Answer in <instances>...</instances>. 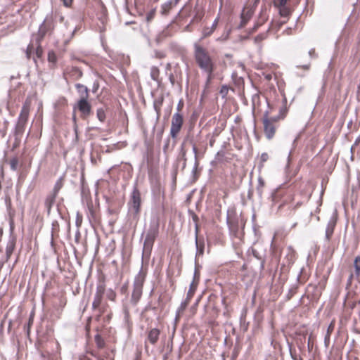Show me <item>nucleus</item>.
I'll use <instances>...</instances> for the list:
<instances>
[{
    "label": "nucleus",
    "mask_w": 360,
    "mask_h": 360,
    "mask_svg": "<svg viewBox=\"0 0 360 360\" xmlns=\"http://www.w3.org/2000/svg\"><path fill=\"white\" fill-rule=\"evenodd\" d=\"M194 57L198 67L207 74V81L210 79L214 70V61L209 51L199 44H194Z\"/></svg>",
    "instance_id": "f257e3e1"
},
{
    "label": "nucleus",
    "mask_w": 360,
    "mask_h": 360,
    "mask_svg": "<svg viewBox=\"0 0 360 360\" xmlns=\"http://www.w3.org/2000/svg\"><path fill=\"white\" fill-rule=\"evenodd\" d=\"M159 231V219L157 216L153 217L151 224L149 230L148 231L146 239L143 244V254L144 255H149L151 252L152 248L158 234Z\"/></svg>",
    "instance_id": "f03ea898"
},
{
    "label": "nucleus",
    "mask_w": 360,
    "mask_h": 360,
    "mask_svg": "<svg viewBox=\"0 0 360 360\" xmlns=\"http://www.w3.org/2000/svg\"><path fill=\"white\" fill-rule=\"evenodd\" d=\"M30 105L31 101L28 98L26 99L19 115L18 122L15 126V135L16 139L20 138L25 131V126L28 120Z\"/></svg>",
    "instance_id": "7ed1b4c3"
},
{
    "label": "nucleus",
    "mask_w": 360,
    "mask_h": 360,
    "mask_svg": "<svg viewBox=\"0 0 360 360\" xmlns=\"http://www.w3.org/2000/svg\"><path fill=\"white\" fill-rule=\"evenodd\" d=\"M146 272L142 269L136 276L134 282V290L131 295V300L136 304L140 300L142 295L143 285L145 281Z\"/></svg>",
    "instance_id": "20e7f679"
},
{
    "label": "nucleus",
    "mask_w": 360,
    "mask_h": 360,
    "mask_svg": "<svg viewBox=\"0 0 360 360\" xmlns=\"http://www.w3.org/2000/svg\"><path fill=\"white\" fill-rule=\"evenodd\" d=\"M252 252L254 260L257 262V265L260 270L263 269L264 264L265 251L262 248V245L258 243H254L252 248Z\"/></svg>",
    "instance_id": "39448f33"
},
{
    "label": "nucleus",
    "mask_w": 360,
    "mask_h": 360,
    "mask_svg": "<svg viewBox=\"0 0 360 360\" xmlns=\"http://www.w3.org/2000/svg\"><path fill=\"white\" fill-rule=\"evenodd\" d=\"M184 123L183 115L179 112H176L172 118V124L170 128V135L174 139L177 136L181 129Z\"/></svg>",
    "instance_id": "423d86ee"
},
{
    "label": "nucleus",
    "mask_w": 360,
    "mask_h": 360,
    "mask_svg": "<svg viewBox=\"0 0 360 360\" xmlns=\"http://www.w3.org/2000/svg\"><path fill=\"white\" fill-rule=\"evenodd\" d=\"M129 205L130 209L134 212V214H139L141 206V194L138 190L134 189L133 191Z\"/></svg>",
    "instance_id": "0eeeda50"
},
{
    "label": "nucleus",
    "mask_w": 360,
    "mask_h": 360,
    "mask_svg": "<svg viewBox=\"0 0 360 360\" xmlns=\"http://www.w3.org/2000/svg\"><path fill=\"white\" fill-rule=\"evenodd\" d=\"M77 106L83 117H87L90 115L91 106L88 101V98L79 99Z\"/></svg>",
    "instance_id": "6e6552de"
},
{
    "label": "nucleus",
    "mask_w": 360,
    "mask_h": 360,
    "mask_svg": "<svg viewBox=\"0 0 360 360\" xmlns=\"http://www.w3.org/2000/svg\"><path fill=\"white\" fill-rule=\"evenodd\" d=\"M105 292V288L103 285H99L96 288V292L94 295L92 307L94 309H98L102 302L103 295Z\"/></svg>",
    "instance_id": "1a4fd4ad"
},
{
    "label": "nucleus",
    "mask_w": 360,
    "mask_h": 360,
    "mask_svg": "<svg viewBox=\"0 0 360 360\" xmlns=\"http://www.w3.org/2000/svg\"><path fill=\"white\" fill-rule=\"evenodd\" d=\"M264 133L268 139H271L275 134V127L274 124L268 120L264 121Z\"/></svg>",
    "instance_id": "9d476101"
},
{
    "label": "nucleus",
    "mask_w": 360,
    "mask_h": 360,
    "mask_svg": "<svg viewBox=\"0 0 360 360\" xmlns=\"http://www.w3.org/2000/svg\"><path fill=\"white\" fill-rule=\"evenodd\" d=\"M75 87L79 93V99L89 98V89L86 86L81 84H77Z\"/></svg>",
    "instance_id": "9b49d317"
},
{
    "label": "nucleus",
    "mask_w": 360,
    "mask_h": 360,
    "mask_svg": "<svg viewBox=\"0 0 360 360\" xmlns=\"http://www.w3.org/2000/svg\"><path fill=\"white\" fill-rule=\"evenodd\" d=\"M335 226V221L334 220L330 219L326 226V234L325 238L327 240H330Z\"/></svg>",
    "instance_id": "f8f14e48"
},
{
    "label": "nucleus",
    "mask_w": 360,
    "mask_h": 360,
    "mask_svg": "<svg viewBox=\"0 0 360 360\" xmlns=\"http://www.w3.org/2000/svg\"><path fill=\"white\" fill-rule=\"evenodd\" d=\"M159 335H160L159 330H158L156 328H153L148 333V340L151 344L154 345L157 342V341L159 338Z\"/></svg>",
    "instance_id": "ddd939ff"
},
{
    "label": "nucleus",
    "mask_w": 360,
    "mask_h": 360,
    "mask_svg": "<svg viewBox=\"0 0 360 360\" xmlns=\"http://www.w3.org/2000/svg\"><path fill=\"white\" fill-rule=\"evenodd\" d=\"M260 103V98L257 94L252 96V112L255 113L256 111L259 110V105Z\"/></svg>",
    "instance_id": "4468645a"
},
{
    "label": "nucleus",
    "mask_w": 360,
    "mask_h": 360,
    "mask_svg": "<svg viewBox=\"0 0 360 360\" xmlns=\"http://www.w3.org/2000/svg\"><path fill=\"white\" fill-rule=\"evenodd\" d=\"M353 266L354 268V276L359 278L360 276V256L355 257Z\"/></svg>",
    "instance_id": "2eb2a0df"
},
{
    "label": "nucleus",
    "mask_w": 360,
    "mask_h": 360,
    "mask_svg": "<svg viewBox=\"0 0 360 360\" xmlns=\"http://www.w3.org/2000/svg\"><path fill=\"white\" fill-rule=\"evenodd\" d=\"M267 32L268 31H265L262 33L259 34L257 36H256L254 38V42L255 44L258 46V48L260 49V42L263 40H264L267 37Z\"/></svg>",
    "instance_id": "dca6fc26"
},
{
    "label": "nucleus",
    "mask_w": 360,
    "mask_h": 360,
    "mask_svg": "<svg viewBox=\"0 0 360 360\" xmlns=\"http://www.w3.org/2000/svg\"><path fill=\"white\" fill-rule=\"evenodd\" d=\"M172 8V1H169L163 4L161 6V13L162 15H167Z\"/></svg>",
    "instance_id": "f3484780"
},
{
    "label": "nucleus",
    "mask_w": 360,
    "mask_h": 360,
    "mask_svg": "<svg viewBox=\"0 0 360 360\" xmlns=\"http://www.w3.org/2000/svg\"><path fill=\"white\" fill-rule=\"evenodd\" d=\"M55 198H56V195H53V194L49 195L46 198V199L45 200V206L47 208L48 212L50 211L51 206H52L53 202L55 201Z\"/></svg>",
    "instance_id": "a211bd4d"
},
{
    "label": "nucleus",
    "mask_w": 360,
    "mask_h": 360,
    "mask_svg": "<svg viewBox=\"0 0 360 360\" xmlns=\"http://www.w3.org/2000/svg\"><path fill=\"white\" fill-rule=\"evenodd\" d=\"M196 288H197V283L195 281H193V282L190 285V288L187 293V300H189L190 299H191V297L194 295Z\"/></svg>",
    "instance_id": "6ab92c4d"
},
{
    "label": "nucleus",
    "mask_w": 360,
    "mask_h": 360,
    "mask_svg": "<svg viewBox=\"0 0 360 360\" xmlns=\"http://www.w3.org/2000/svg\"><path fill=\"white\" fill-rule=\"evenodd\" d=\"M11 169L13 171L17 170L18 167V160L17 158H13L9 160Z\"/></svg>",
    "instance_id": "aec40b11"
},
{
    "label": "nucleus",
    "mask_w": 360,
    "mask_h": 360,
    "mask_svg": "<svg viewBox=\"0 0 360 360\" xmlns=\"http://www.w3.org/2000/svg\"><path fill=\"white\" fill-rule=\"evenodd\" d=\"M13 249H14V243L13 242L9 243L7 245L6 249V254L7 257H9L11 255V254L13 251Z\"/></svg>",
    "instance_id": "412c9836"
},
{
    "label": "nucleus",
    "mask_w": 360,
    "mask_h": 360,
    "mask_svg": "<svg viewBox=\"0 0 360 360\" xmlns=\"http://www.w3.org/2000/svg\"><path fill=\"white\" fill-rule=\"evenodd\" d=\"M62 186H63L62 181L60 179L56 182V184L54 186L53 195H55L56 196L58 192L61 188Z\"/></svg>",
    "instance_id": "4be33fe9"
},
{
    "label": "nucleus",
    "mask_w": 360,
    "mask_h": 360,
    "mask_svg": "<svg viewBox=\"0 0 360 360\" xmlns=\"http://www.w3.org/2000/svg\"><path fill=\"white\" fill-rule=\"evenodd\" d=\"M214 32V28L205 27L202 32V38H205L210 36Z\"/></svg>",
    "instance_id": "5701e85b"
},
{
    "label": "nucleus",
    "mask_w": 360,
    "mask_h": 360,
    "mask_svg": "<svg viewBox=\"0 0 360 360\" xmlns=\"http://www.w3.org/2000/svg\"><path fill=\"white\" fill-rule=\"evenodd\" d=\"M97 117L101 122H103L105 118V114L103 109H98L97 110Z\"/></svg>",
    "instance_id": "b1692460"
},
{
    "label": "nucleus",
    "mask_w": 360,
    "mask_h": 360,
    "mask_svg": "<svg viewBox=\"0 0 360 360\" xmlns=\"http://www.w3.org/2000/svg\"><path fill=\"white\" fill-rule=\"evenodd\" d=\"M48 60L51 63H55L56 61V55L54 52L50 51L48 54Z\"/></svg>",
    "instance_id": "393cba45"
},
{
    "label": "nucleus",
    "mask_w": 360,
    "mask_h": 360,
    "mask_svg": "<svg viewBox=\"0 0 360 360\" xmlns=\"http://www.w3.org/2000/svg\"><path fill=\"white\" fill-rule=\"evenodd\" d=\"M247 15L248 13H245V8L243 9L241 13V25L240 26H244L247 21Z\"/></svg>",
    "instance_id": "a878e982"
},
{
    "label": "nucleus",
    "mask_w": 360,
    "mask_h": 360,
    "mask_svg": "<svg viewBox=\"0 0 360 360\" xmlns=\"http://www.w3.org/2000/svg\"><path fill=\"white\" fill-rule=\"evenodd\" d=\"M107 297L109 300H112V301H114L115 300V297H116V294L114 291L112 290H110L107 293Z\"/></svg>",
    "instance_id": "bb28decb"
},
{
    "label": "nucleus",
    "mask_w": 360,
    "mask_h": 360,
    "mask_svg": "<svg viewBox=\"0 0 360 360\" xmlns=\"http://www.w3.org/2000/svg\"><path fill=\"white\" fill-rule=\"evenodd\" d=\"M287 1L288 0H276L275 3L278 7L283 8L285 6Z\"/></svg>",
    "instance_id": "cd10ccee"
},
{
    "label": "nucleus",
    "mask_w": 360,
    "mask_h": 360,
    "mask_svg": "<svg viewBox=\"0 0 360 360\" xmlns=\"http://www.w3.org/2000/svg\"><path fill=\"white\" fill-rule=\"evenodd\" d=\"M32 50H33V46L32 45H29L27 48V50H26V55H27V57L28 58H30L31 56V53L32 52Z\"/></svg>",
    "instance_id": "c85d7f7f"
},
{
    "label": "nucleus",
    "mask_w": 360,
    "mask_h": 360,
    "mask_svg": "<svg viewBox=\"0 0 360 360\" xmlns=\"http://www.w3.org/2000/svg\"><path fill=\"white\" fill-rule=\"evenodd\" d=\"M266 20V16L263 13V11H262L261 14H260L259 24L260 25L262 24Z\"/></svg>",
    "instance_id": "c756f323"
},
{
    "label": "nucleus",
    "mask_w": 360,
    "mask_h": 360,
    "mask_svg": "<svg viewBox=\"0 0 360 360\" xmlns=\"http://www.w3.org/2000/svg\"><path fill=\"white\" fill-rule=\"evenodd\" d=\"M309 56L311 57V58H316L317 57V55L315 52V49H311L309 51Z\"/></svg>",
    "instance_id": "7c9ffc66"
},
{
    "label": "nucleus",
    "mask_w": 360,
    "mask_h": 360,
    "mask_svg": "<svg viewBox=\"0 0 360 360\" xmlns=\"http://www.w3.org/2000/svg\"><path fill=\"white\" fill-rule=\"evenodd\" d=\"M228 93V88L223 86L220 91V94L224 97Z\"/></svg>",
    "instance_id": "2f4dec72"
},
{
    "label": "nucleus",
    "mask_w": 360,
    "mask_h": 360,
    "mask_svg": "<svg viewBox=\"0 0 360 360\" xmlns=\"http://www.w3.org/2000/svg\"><path fill=\"white\" fill-rule=\"evenodd\" d=\"M195 243H196V247H197V248L198 250L199 254H200V255L202 254V252H203V247H202L200 248H199V242H198V240L197 238H196V240H195Z\"/></svg>",
    "instance_id": "473e14b6"
},
{
    "label": "nucleus",
    "mask_w": 360,
    "mask_h": 360,
    "mask_svg": "<svg viewBox=\"0 0 360 360\" xmlns=\"http://www.w3.org/2000/svg\"><path fill=\"white\" fill-rule=\"evenodd\" d=\"M33 323V317L31 316L29 319L28 325H27V333L29 334L30 328L31 325Z\"/></svg>",
    "instance_id": "72a5a7b5"
},
{
    "label": "nucleus",
    "mask_w": 360,
    "mask_h": 360,
    "mask_svg": "<svg viewBox=\"0 0 360 360\" xmlns=\"http://www.w3.org/2000/svg\"><path fill=\"white\" fill-rule=\"evenodd\" d=\"M253 231L256 237H259L261 233L260 232L256 229L255 225L253 224Z\"/></svg>",
    "instance_id": "f704fd0d"
},
{
    "label": "nucleus",
    "mask_w": 360,
    "mask_h": 360,
    "mask_svg": "<svg viewBox=\"0 0 360 360\" xmlns=\"http://www.w3.org/2000/svg\"><path fill=\"white\" fill-rule=\"evenodd\" d=\"M298 68H302L304 70H308L310 68V64H307L304 65H298L297 66Z\"/></svg>",
    "instance_id": "c9c22d12"
},
{
    "label": "nucleus",
    "mask_w": 360,
    "mask_h": 360,
    "mask_svg": "<svg viewBox=\"0 0 360 360\" xmlns=\"http://www.w3.org/2000/svg\"><path fill=\"white\" fill-rule=\"evenodd\" d=\"M42 54V49H41V47H38L37 49V51H36V55L38 58H39Z\"/></svg>",
    "instance_id": "e433bc0d"
},
{
    "label": "nucleus",
    "mask_w": 360,
    "mask_h": 360,
    "mask_svg": "<svg viewBox=\"0 0 360 360\" xmlns=\"http://www.w3.org/2000/svg\"><path fill=\"white\" fill-rule=\"evenodd\" d=\"M290 354H291L292 358L294 360H300V359H301L300 357L298 355H297L295 353H293L291 351H290Z\"/></svg>",
    "instance_id": "4c0bfd02"
},
{
    "label": "nucleus",
    "mask_w": 360,
    "mask_h": 360,
    "mask_svg": "<svg viewBox=\"0 0 360 360\" xmlns=\"http://www.w3.org/2000/svg\"><path fill=\"white\" fill-rule=\"evenodd\" d=\"M268 158H269V156H268L267 153H262L261 155V160L262 162L266 161Z\"/></svg>",
    "instance_id": "58836bf2"
},
{
    "label": "nucleus",
    "mask_w": 360,
    "mask_h": 360,
    "mask_svg": "<svg viewBox=\"0 0 360 360\" xmlns=\"http://www.w3.org/2000/svg\"><path fill=\"white\" fill-rule=\"evenodd\" d=\"M63 1L65 6H70L72 4V0H63Z\"/></svg>",
    "instance_id": "ea45409f"
},
{
    "label": "nucleus",
    "mask_w": 360,
    "mask_h": 360,
    "mask_svg": "<svg viewBox=\"0 0 360 360\" xmlns=\"http://www.w3.org/2000/svg\"><path fill=\"white\" fill-rule=\"evenodd\" d=\"M264 77L266 80L269 81L272 78V75L271 74H264Z\"/></svg>",
    "instance_id": "a19ab883"
},
{
    "label": "nucleus",
    "mask_w": 360,
    "mask_h": 360,
    "mask_svg": "<svg viewBox=\"0 0 360 360\" xmlns=\"http://www.w3.org/2000/svg\"><path fill=\"white\" fill-rule=\"evenodd\" d=\"M217 22H218V20H217V19H216L210 28H214V30L217 27Z\"/></svg>",
    "instance_id": "79ce46f5"
},
{
    "label": "nucleus",
    "mask_w": 360,
    "mask_h": 360,
    "mask_svg": "<svg viewBox=\"0 0 360 360\" xmlns=\"http://www.w3.org/2000/svg\"><path fill=\"white\" fill-rule=\"evenodd\" d=\"M181 107H182V104L181 103H179L178 105V108H177L179 111L181 109Z\"/></svg>",
    "instance_id": "37998d69"
},
{
    "label": "nucleus",
    "mask_w": 360,
    "mask_h": 360,
    "mask_svg": "<svg viewBox=\"0 0 360 360\" xmlns=\"http://www.w3.org/2000/svg\"><path fill=\"white\" fill-rule=\"evenodd\" d=\"M360 141V137L357 138L356 141H355V145H357L359 143V142Z\"/></svg>",
    "instance_id": "c03bdc74"
},
{
    "label": "nucleus",
    "mask_w": 360,
    "mask_h": 360,
    "mask_svg": "<svg viewBox=\"0 0 360 360\" xmlns=\"http://www.w3.org/2000/svg\"><path fill=\"white\" fill-rule=\"evenodd\" d=\"M252 222L254 224L255 223V214H252Z\"/></svg>",
    "instance_id": "a18cd8bd"
},
{
    "label": "nucleus",
    "mask_w": 360,
    "mask_h": 360,
    "mask_svg": "<svg viewBox=\"0 0 360 360\" xmlns=\"http://www.w3.org/2000/svg\"><path fill=\"white\" fill-rule=\"evenodd\" d=\"M259 184H260L262 186H263V184H264L263 181H262V179H261L260 178L259 179Z\"/></svg>",
    "instance_id": "49530a36"
},
{
    "label": "nucleus",
    "mask_w": 360,
    "mask_h": 360,
    "mask_svg": "<svg viewBox=\"0 0 360 360\" xmlns=\"http://www.w3.org/2000/svg\"><path fill=\"white\" fill-rule=\"evenodd\" d=\"M154 71L155 70H153L151 74H152V77L155 79V73H154Z\"/></svg>",
    "instance_id": "de8ad7c7"
},
{
    "label": "nucleus",
    "mask_w": 360,
    "mask_h": 360,
    "mask_svg": "<svg viewBox=\"0 0 360 360\" xmlns=\"http://www.w3.org/2000/svg\"><path fill=\"white\" fill-rule=\"evenodd\" d=\"M353 276H354V274H351L349 278V280L351 281L352 279Z\"/></svg>",
    "instance_id": "09e8293b"
},
{
    "label": "nucleus",
    "mask_w": 360,
    "mask_h": 360,
    "mask_svg": "<svg viewBox=\"0 0 360 360\" xmlns=\"http://www.w3.org/2000/svg\"><path fill=\"white\" fill-rule=\"evenodd\" d=\"M250 13H251V9L249 8V11H248L249 17L250 16Z\"/></svg>",
    "instance_id": "8fccbe9b"
},
{
    "label": "nucleus",
    "mask_w": 360,
    "mask_h": 360,
    "mask_svg": "<svg viewBox=\"0 0 360 360\" xmlns=\"http://www.w3.org/2000/svg\"><path fill=\"white\" fill-rule=\"evenodd\" d=\"M250 262L252 263V264H255L252 259H250Z\"/></svg>",
    "instance_id": "3c124183"
},
{
    "label": "nucleus",
    "mask_w": 360,
    "mask_h": 360,
    "mask_svg": "<svg viewBox=\"0 0 360 360\" xmlns=\"http://www.w3.org/2000/svg\"><path fill=\"white\" fill-rule=\"evenodd\" d=\"M79 360H86V359L84 358H80Z\"/></svg>",
    "instance_id": "603ef678"
},
{
    "label": "nucleus",
    "mask_w": 360,
    "mask_h": 360,
    "mask_svg": "<svg viewBox=\"0 0 360 360\" xmlns=\"http://www.w3.org/2000/svg\"><path fill=\"white\" fill-rule=\"evenodd\" d=\"M259 1V0H256V1H255V4H256L257 2H258Z\"/></svg>",
    "instance_id": "864d4df0"
},
{
    "label": "nucleus",
    "mask_w": 360,
    "mask_h": 360,
    "mask_svg": "<svg viewBox=\"0 0 360 360\" xmlns=\"http://www.w3.org/2000/svg\"><path fill=\"white\" fill-rule=\"evenodd\" d=\"M1 233H2V231H1V230H0V235L1 234Z\"/></svg>",
    "instance_id": "5fc2aeb1"
}]
</instances>
